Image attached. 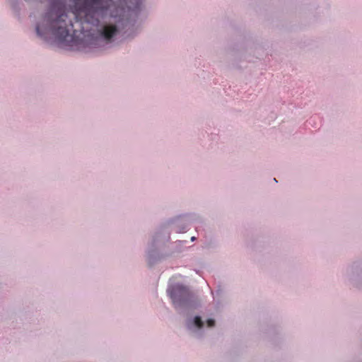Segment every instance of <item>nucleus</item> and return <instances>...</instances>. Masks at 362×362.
<instances>
[{
    "instance_id": "9b49d317",
    "label": "nucleus",
    "mask_w": 362,
    "mask_h": 362,
    "mask_svg": "<svg viewBox=\"0 0 362 362\" xmlns=\"http://www.w3.org/2000/svg\"><path fill=\"white\" fill-rule=\"evenodd\" d=\"M195 240H196V237L192 236V237L191 238V241H192V242H193V241H194Z\"/></svg>"
},
{
    "instance_id": "f03ea898",
    "label": "nucleus",
    "mask_w": 362,
    "mask_h": 362,
    "mask_svg": "<svg viewBox=\"0 0 362 362\" xmlns=\"http://www.w3.org/2000/svg\"><path fill=\"white\" fill-rule=\"evenodd\" d=\"M169 233L164 229H156L151 235L145 250V259L148 267L168 259L165 244L169 243Z\"/></svg>"
},
{
    "instance_id": "20e7f679",
    "label": "nucleus",
    "mask_w": 362,
    "mask_h": 362,
    "mask_svg": "<svg viewBox=\"0 0 362 362\" xmlns=\"http://www.w3.org/2000/svg\"><path fill=\"white\" fill-rule=\"evenodd\" d=\"M199 218V216L194 213L180 214L168 218L157 229L167 230L169 233V238H170L172 231H175L176 233L185 232L191 222L197 221Z\"/></svg>"
},
{
    "instance_id": "423d86ee",
    "label": "nucleus",
    "mask_w": 362,
    "mask_h": 362,
    "mask_svg": "<svg viewBox=\"0 0 362 362\" xmlns=\"http://www.w3.org/2000/svg\"><path fill=\"white\" fill-rule=\"evenodd\" d=\"M187 240H176L175 242L170 244H165V250L168 255V258L177 256L185 251L183 244L187 243Z\"/></svg>"
},
{
    "instance_id": "1a4fd4ad",
    "label": "nucleus",
    "mask_w": 362,
    "mask_h": 362,
    "mask_svg": "<svg viewBox=\"0 0 362 362\" xmlns=\"http://www.w3.org/2000/svg\"><path fill=\"white\" fill-rule=\"evenodd\" d=\"M216 245L215 243H212V242H209V243H207L206 245H205V248L206 249H208V250H210V249H214L216 248Z\"/></svg>"
},
{
    "instance_id": "39448f33",
    "label": "nucleus",
    "mask_w": 362,
    "mask_h": 362,
    "mask_svg": "<svg viewBox=\"0 0 362 362\" xmlns=\"http://www.w3.org/2000/svg\"><path fill=\"white\" fill-rule=\"evenodd\" d=\"M341 277L349 286L362 291V260L347 264L341 270Z\"/></svg>"
},
{
    "instance_id": "7ed1b4c3",
    "label": "nucleus",
    "mask_w": 362,
    "mask_h": 362,
    "mask_svg": "<svg viewBox=\"0 0 362 362\" xmlns=\"http://www.w3.org/2000/svg\"><path fill=\"white\" fill-rule=\"evenodd\" d=\"M185 326L189 336L196 339H202L206 334L208 329L216 325L214 318H205L199 315L185 314Z\"/></svg>"
},
{
    "instance_id": "6e6552de",
    "label": "nucleus",
    "mask_w": 362,
    "mask_h": 362,
    "mask_svg": "<svg viewBox=\"0 0 362 362\" xmlns=\"http://www.w3.org/2000/svg\"><path fill=\"white\" fill-rule=\"evenodd\" d=\"M212 294L214 296V301L215 303L216 309L218 310L223 306V300L220 299L221 296V291L220 290H218L216 291L215 294L214 292H212Z\"/></svg>"
},
{
    "instance_id": "9d476101",
    "label": "nucleus",
    "mask_w": 362,
    "mask_h": 362,
    "mask_svg": "<svg viewBox=\"0 0 362 362\" xmlns=\"http://www.w3.org/2000/svg\"><path fill=\"white\" fill-rule=\"evenodd\" d=\"M274 333L279 334V330H277V329H276L274 328L269 329V334H274Z\"/></svg>"
},
{
    "instance_id": "f257e3e1",
    "label": "nucleus",
    "mask_w": 362,
    "mask_h": 362,
    "mask_svg": "<svg viewBox=\"0 0 362 362\" xmlns=\"http://www.w3.org/2000/svg\"><path fill=\"white\" fill-rule=\"evenodd\" d=\"M166 293L173 308L180 315L187 314L201 306V300L198 296L189 286L183 284H169Z\"/></svg>"
},
{
    "instance_id": "0eeeda50",
    "label": "nucleus",
    "mask_w": 362,
    "mask_h": 362,
    "mask_svg": "<svg viewBox=\"0 0 362 362\" xmlns=\"http://www.w3.org/2000/svg\"><path fill=\"white\" fill-rule=\"evenodd\" d=\"M8 4L14 13L19 17L23 4L20 0H8Z\"/></svg>"
}]
</instances>
